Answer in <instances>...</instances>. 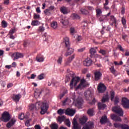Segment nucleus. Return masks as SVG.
Returning <instances> with one entry per match:
<instances>
[{
	"label": "nucleus",
	"mask_w": 129,
	"mask_h": 129,
	"mask_svg": "<svg viewBox=\"0 0 129 129\" xmlns=\"http://www.w3.org/2000/svg\"><path fill=\"white\" fill-rule=\"evenodd\" d=\"M74 75H75V74L72 73H70L68 76H66V79L65 80L66 83L69 82V81L71 80L70 84L71 89H73V84H74V86H76L79 81H80V78L79 77H74ZM70 76H71L72 78V80L71 78H70Z\"/></svg>",
	"instance_id": "obj_1"
},
{
	"label": "nucleus",
	"mask_w": 129,
	"mask_h": 129,
	"mask_svg": "<svg viewBox=\"0 0 129 129\" xmlns=\"http://www.w3.org/2000/svg\"><path fill=\"white\" fill-rule=\"evenodd\" d=\"M64 42L66 44V47L67 48L68 50L66 53H64V56L66 57H68V56H70L74 52V50L70 48V43L69 42V38L68 37L64 38Z\"/></svg>",
	"instance_id": "obj_2"
},
{
	"label": "nucleus",
	"mask_w": 129,
	"mask_h": 129,
	"mask_svg": "<svg viewBox=\"0 0 129 129\" xmlns=\"http://www.w3.org/2000/svg\"><path fill=\"white\" fill-rule=\"evenodd\" d=\"M41 104V102L39 101L36 102L35 104H30L28 107L30 111H36V110H39Z\"/></svg>",
	"instance_id": "obj_3"
},
{
	"label": "nucleus",
	"mask_w": 129,
	"mask_h": 129,
	"mask_svg": "<svg viewBox=\"0 0 129 129\" xmlns=\"http://www.w3.org/2000/svg\"><path fill=\"white\" fill-rule=\"evenodd\" d=\"M41 102L40 104V108H41L40 113L41 114H45V112H47L48 108H49V105L46 102Z\"/></svg>",
	"instance_id": "obj_4"
},
{
	"label": "nucleus",
	"mask_w": 129,
	"mask_h": 129,
	"mask_svg": "<svg viewBox=\"0 0 129 129\" xmlns=\"http://www.w3.org/2000/svg\"><path fill=\"white\" fill-rule=\"evenodd\" d=\"M112 110L113 111V112L116 113V114H118L119 116H123V111L122 110V109L119 107V106L113 107L112 108Z\"/></svg>",
	"instance_id": "obj_5"
},
{
	"label": "nucleus",
	"mask_w": 129,
	"mask_h": 129,
	"mask_svg": "<svg viewBox=\"0 0 129 129\" xmlns=\"http://www.w3.org/2000/svg\"><path fill=\"white\" fill-rule=\"evenodd\" d=\"M2 118L3 119L4 122H7L11 119L10 113L8 112H4L2 114Z\"/></svg>",
	"instance_id": "obj_6"
},
{
	"label": "nucleus",
	"mask_w": 129,
	"mask_h": 129,
	"mask_svg": "<svg viewBox=\"0 0 129 129\" xmlns=\"http://www.w3.org/2000/svg\"><path fill=\"white\" fill-rule=\"evenodd\" d=\"M122 105L124 108H129V100L126 98H122Z\"/></svg>",
	"instance_id": "obj_7"
},
{
	"label": "nucleus",
	"mask_w": 129,
	"mask_h": 129,
	"mask_svg": "<svg viewBox=\"0 0 129 129\" xmlns=\"http://www.w3.org/2000/svg\"><path fill=\"white\" fill-rule=\"evenodd\" d=\"M94 128V123L91 121H89L88 122L85 124L83 127V129H93Z\"/></svg>",
	"instance_id": "obj_8"
},
{
	"label": "nucleus",
	"mask_w": 129,
	"mask_h": 129,
	"mask_svg": "<svg viewBox=\"0 0 129 129\" xmlns=\"http://www.w3.org/2000/svg\"><path fill=\"white\" fill-rule=\"evenodd\" d=\"M12 58H13V60H17L19 58H23L24 57V54L20 52H15L11 55Z\"/></svg>",
	"instance_id": "obj_9"
},
{
	"label": "nucleus",
	"mask_w": 129,
	"mask_h": 129,
	"mask_svg": "<svg viewBox=\"0 0 129 129\" xmlns=\"http://www.w3.org/2000/svg\"><path fill=\"white\" fill-rule=\"evenodd\" d=\"M114 126L116 128L118 127H120L121 129H129L128 125L125 124H120V123H114Z\"/></svg>",
	"instance_id": "obj_10"
},
{
	"label": "nucleus",
	"mask_w": 129,
	"mask_h": 129,
	"mask_svg": "<svg viewBox=\"0 0 129 129\" xmlns=\"http://www.w3.org/2000/svg\"><path fill=\"white\" fill-rule=\"evenodd\" d=\"M106 90V87L103 84H99L98 86V91L99 93H103Z\"/></svg>",
	"instance_id": "obj_11"
},
{
	"label": "nucleus",
	"mask_w": 129,
	"mask_h": 129,
	"mask_svg": "<svg viewBox=\"0 0 129 129\" xmlns=\"http://www.w3.org/2000/svg\"><path fill=\"white\" fill-rule=\"evenodd\" d=\"M83 63L84 66L89 67V66H91L92 64V60L90 58H87L83 61Z\"/></svg>",
	"instance_id": "obj_12"
},
{
	"label": "nucleus",
	"mask_w": 129,
	"mask_h": 129,
	"mask_svg": "<svg viewBox=\"0 0 129 129\" xmlns=\"http://www.w3.org/2000/svg\"><path fill=\"white\" fill-rule=\"evenodd\" d=\"M65 114L67 115H70V116H73L74 114H75V110L72 109L68 108L66 110Z\"/></svg>",
	"instance_id": "obj_13"
},
{
	"label": "nucleus",
	"mask_w": 129,
	"mask_h": 129,
	"mask_svg": "<svg viewBox=\"0 0 129 129\" xmlns=\"http://www.w3.org/2000/svg\"><path fill=\"white\" fill-rule=\"evenodd\" d=\"M73 129H81V126L78 124V123L77 122V119H76L75 118H74L73 120Z\"/></svg>",
	"instance_id": "obj_14"
},
{
	"label": "nucleus",
	"mask_w": 129,
	"mask_h": 129,
	"mask_svg": "<svg viewBox=\"0 0 129 129\" xmlns=\"http://www.w3.org/2000/svg\"><path fill=\"white\" fill-rule=\"evenodd\" d=\"M95 80L96 81H98L100 80L101 77L102 76V74L100 72H96L94 73Z\"/></svg>",
	"instance_id": "obj_15"
},
{
	"label": "nucleus",
	"mask_w": 129,
	"mask_h": 129,
	"mask_svg": "<svg viewBox=\"0 0 129 129\" xmlns=\"http://www.w3.org/2000/svg\"><path fill=\"white\" fill-rule=\"evenodd\" d=\"M84 95L87 100H88L90 98H91V97H92V93L91 92V91L88 90L85 92Z\"/></svg>",
	"instance_id": "obj_16"
},
{
	"label": "nucleus",
	"mask_w": 129,
	"mask_h": 129,
	"mask_svg": "<svg viewBox=\"0 0 129 129\" xmlns=\"http://www.w3.org/2000/svg\"><path fill=\"white\" fill-rule=\"evenodd\" d=\"M54 9H55V7L54 6H50L48 8V9H46L44 11V13L45 14V15H46V16H49L50 15H51V13H50V12H51V11H53V10H54Z\"/></svg>",
	"instance_id": "obj_17"
},
{
	"label": "nucleus",
	"mask_w": 129,
	"mask_h": 129,
	"mask_svg": "<svg viewBox=\"0 0 129 129\" xmlns=\"http://www.w3.org/2000/svg\"><path fill=\"white\" fill-rule=\"evenodd\" d=\"M85 80H81V82L79 85L76 87V89H79L80 88H82V87H85Z\"/></svg>",
	"instance_id": "obj_18"
},
{
	"label": "nucleus",
	"mask_w": 129,
	"mask_h": 129,
	"mask_svg": "<svg viewBox=\"0 0 129 129\" xmlns=\"http://www.w3.org/2000/svg\"><path fill=\"white\" fill-rule=\"evenodd\" d=\"M100 122H101V124H103V123H106V122H108V119H107V117L106 115L103 116L101 118Z\"/></svg>",
	"instance_id": "obj_19"
},
{
	"label": "nucleus",
	"mask_w": 129,
	"mask_h": 129,
	"mask_svg": "<svg viewBox=\"0 0 129 129\" xmlns=\"http://www.w3.org/2000/svg\"><path fill=\"white\" fill-rule=\"evenodd\" d=\"M60 23H61L63 26H68L69 21H68V19H66V18H63L60 19Z\"/></svg>",
	"instance_id": "obj_20"
},
{
	"label": "nucleus",
	"mask_w": 129,
	"mask_h": 129,
	"mask_svg": "<svg viewBox=\"0 0 129 129\" xmlns=\"http://www.w3.org/2000/svg\"><path fill=\"white\" fill-rule=\"evenodd\" d=\"M75 58V55L73 54L72 56H70L68 58L67 61L65 63L66 66H68L70 63H71L72 60Z\"/></svg>",
	"instance_id": "obj_21"
},
{
	"label": "nucleus",
	"mask_w": 129,
	"mask_h": 129,
	"mask_svg": "<svg viewBox=\"0 0 129 129\" xmlns=\"http://www.w3.org/2000/svg\"><path fill=\"white\" fill-rule=\"evenodd\" d=\"M51 27L52 28V29H53L54 30H56V29L58 28V24L57 23V22L52 21L51 23Z\"/></svg>",
	"instance_id": "obj_22"
},
{
	"label": "nucleus",
	"mask_w": 129,
	"mask_h": 129,
	"mask_svg": "<svg viewBox=\"0 0 129 129\" xmlns=\"http://www.w3.org/2000/svg\"><path fill=\"white\" fill-rule=\"evenodd\" d=\"M98 107L99 109H104L106 107V105L103 104V103H98Z\"/></svg>",
	"instance_id": "obj_23"
},
{
	"label": "nucleus",
	"mask_w": 129,
	"mask_h": 129,
	"mask_svg": "<svg viewBox=\"0 0 129 129\" xmlns=\"http://www.w3.org/2000/svg\"><path fill=\"white\" fill-rule=\"evenodd\" d=\"M60 12H61L63 15H66L68 14V9L65 7H62L60 8Z\"/></svg>",
	"instance_id": "obj_24"
},
{
	"label": "nucleus",
	"mask_w": 129,
	"mask_h": 129,
	"mask_svg": "<svg viewBox=\"0 0 129 129\" xmlns=\"http://www.w3.org/2000/svg\"><path fill=\"white\" fill-rule=\"evenodd\" d=\"M86 121H87V117L86 116H83L80 119V122L81 124H84Z\"/></svg>",
	"instance_id": "obj_25"
},
{
	"label": "nucleus",
	"mask_w": 129,
	"mask_h": 129,
	"mask_svg": "<svg viewBox=\"0 0 129 129\" xmlns=\"http://www.w3.org/2000/svg\"><path fill=\"white\" fill-rule=\"evenodd\" d=\"M20 98H21V95L20 94L16 95H14L13 97V99H14L15 101H19Z\"/></svg>",
	"instance_id": "obj_26"
},
{
	"label": "nucleus",
	"mask_w": 129,
	"mask_h": 129,
	"mask_svg": "<svg viewBox=\"0 0 129 129\" xmlns=\"http://www.w3.org/2000/svg\"><path fill=\"white\" fill-rule=\"evenodd\" d=\"M40 95H41V91L39 90H36L34 93V96L35 98H38L40 97Z\"/></svg>",
	"instance_id": "obj_27"
},
{
	"label": "nucleus",
	"mask_w": 129,
	"mask_h": 129,
	"mask_svg": "<svg viewBox=\"0 0 129 129\" xmlns=\"http://www.w3.org/2000/svg\"><path fill=\"white\" fill-rule=\"evenodd\" d=\"M108 95H105L102 97V99H101V101L103 103H104V102H106L108 101Z\"/></svg>",
	"instance_id": "obj_28"
},
{
	"label": "nucleus",
	"mask_w": 129,
	"mask_h": 129,
	"mask_svg": "<svg viewBox=\"0 0 129 129\" xmlns=\"http://www.w3.org/2000/svg\"><path fill=\"white\" fill-rule=\"evenodd\" d=\"M77 104H78V105H81L83 104V99H82V98L79 97L77 100Z\"/></svg>",
	"instance_id": "obj_29"
},
{
	"label": "nucleus",
	"mask_w": 129,
	"mask_h": 129,
	"mask_svg": "<svg viewBox=\"0 0 129 129\" xmlns=\"http://www.w3.org/2000/svg\"><path fill=\"white\" fill-rule=\"evenodd\" d=\"M66 118V117H65V116H58L57 120L60 122V123H61L62 121H64V120H65Z\"/></svg>",
	"instance_id": "obj_30"
},
{
	"label": "nucleus",
	"mask_w": 129,
	"mask_h": 129,
	"mask_svg": "<svg viewBox=\"0 0 129 129\" xmlns=\"http://www.w3.org/2000/svg\"><path fill=\"white\" fill-rule=\"evenodd\" d=\"M64 123L67 126H68L69 127H70L71 125V122H70V120L69 119H66L64 120Z\"/></svg>",
	"instance_id": "obj_31"
},
{
	"label": "nucleus",
	"mask_w": 129,
	"mask_h": 129,
	"mask_svg": "<svg viewBox=\"0 0 129 129\" xmlns=\"http://www.w3.org/2000/svg\"><path fill=\"white\" fill-rule=\"evenodd\" d=\"M15 122H16V121H13V120H11V121L8 122L7 124V126L10 128V127H11V126H13V125H14V123H15Z\"/></svg>",
	"instance_id": "obj_32"
},
{
	"label": "nucleus",
	"mask_w": 129,
	"mask_h": 129,
	"mask_svg": "<svg viewBox=\"0 0 129 129\" xmlns=\"http://www.w3.org/2000/svg\"><path fill=\"white\" fill-rule=\"evenodd\" d=\"M66 110L65 109H59L57 110V113L59 114V115H62V114L65 113Z\"/></svg>",
	"instance_id": "obj_33"
},
{
	"label": "nucleus",
	"mask_w": 129,
	"mask_h": 129,
	"mask_svg": "<svg viewBox=\"0 0 129 129\" xmlns=\"http://www.w3.org/2000/svg\"><path fill=\"white\" fill-rule=\"evenodd\" d=\"M90 53L91 54L90 56L92 57V55H94V54H95L96 53V50H95V49H94L93 48H91L90 49Z\"/></svg>",
	"instance_id": "obj_34"
},
{
	"label": "nucleus",
	"mask_w": 129,
	"mask_h": 129,
	"mask_svg": "<svg viewBox=\"0 0 129 129\" xmlns=\"http://www.w3.org/2000/svg\"><path fill=\"white\" fill-rule=\"evenodd\" d=\"M93 112H94L93 109H89L87 111L88 114H89L90 116H93Z\"/></svg>",
	"instance_id": "obj_35"
},
{
	"label": "nucleus",
	"mask_w": 129,
	"mask_h": 129,
	"mask_svg": "<svg viewBox=\"0 0 129 129\" xmlns=\"http://www.w3.org/2000/svg\"><path fill=\"white\" fill-rule=\"evenodd\" d=\"M110 20L112 22L113 24H115V26H116V20L114 18V16H110Z\"/></svg>",
	"instance_id": "obj_36"
},
{
	"label": "nucleus",
	"mask_w": 129,
	"mask_h": 129,
	"mask_svg": "<svg viewBox=\"0 0 129 129\" xmlns=\"http://www.w3.org/2000/svg\"><path fill=\"white\" fill-rule=\"evenodd\" d=\"M80 11L83 15H88L89 14L88 11L84 9H81Z\"/></svg>",
	"instance_id": "obj_37"
},
{
	"label": "nucleus",
	"mask_w": 129,
	"mask_h": 129,
	"mask_svg": "<svg viewBox=\"0 0 129 129\" xmlns=\"http://www.w3.org/2000/svg\"><path fill=\"white\" fill-rule=\"evenodd\" d=\"M106 20V16L105 15H102L99 19V22H103Z\"/></svg>",
	"instance_id": "obj_38"
},
{
	"label": "nucleus",
	"mask_w": 129,
	"mask_h": 129,
	"mask_svg": "<svg viewBox=\"0 0 129 129\" xmlns=\"http://www.w3.org/2000/svg\"><path fill=\"white\" fill-rule=\"evenodd\" d=\"M31 25L32 26H38V25H40V22L37 20H34L32 22Z\"/></svg>",
	"instance_id": "obj_39"
},
{
	"label": "nucleus",
	"mask_w": 129,
	"mask_h": 129,
	"mask_svg": "<svg viewBox=\"0 0 129 129\" xmlns=\"http://www.w3.org/2000/svg\"><path fill=\"white\" fill-rule=\"evenodd\" d=\"M2 26L3 28H7V27H8V23H7V22H6V21L3 20L2 22Z\"/></svg>",
	"instance_id": "obj_40"
},
{
	"label": "nucleus",
	"mask_w": 129,
	"mask_h": 129,
	"mask_svg": "<svg viewBox=\"0 0 129 129\" xmlns=\"http://www.w3.org/2000/svg\"><path fill=\"white\" fill-rule=\"evenodd\" d=\"M96 16L97 17H100V14L102 13V11H101V10L100 9H97L96 10Z\"/></svg>",
	"instance_id": "obj_41"
},
{
	"label": "nucleus",
	"mask_w": 129,
	"mask_h": 129,
	"mask_svg": "<svg viewBox=\"0 0 129 129\" xmlns=\"http://www.w3.org/2000/svg\"><path fill=\"white\" fill-rule=\"evenodd\" d=\"M36 61H37V62H43V61H44V57H39V56H37L36 57Z\"/></svg>",
	"instance_id": "obj_42"
},
{
	"label": "nucleus",
	"mask_w": 129,
	"mask_h": 129,
	"mask_svg": "<svg viewBox=\"0 0 129 129\" xmlns=\"http://www.w3.org/2000/svg\"><path fill=\"white\" fill-rule=\"evenodd\" d=\"M51 129H58V124L56 123L52 124L51 126Z\"/></svg>",
	"instance_id": "obj_43"
},
{
	"label": "nucleus",
	"mask_w": 129,
	"mask_h": 129,
	"mask_svg": "<svg viewBox=\"0 0 129 129\" xmlns=\"http://www.w3.org/2000/svg\"><path fill=\"white\" fill-rule=\"evenodd\" d=\"M73 19H80V17L78 16V15L74 13L72 14Z\"/></svg>",
	"instance_id": "obj_44"
},
{
	"label": "nucleus",
	"mask_w": 129,
	"mask_h": 129,
	"mask_svg": "<svg viewBox=\"0 0 129 129\" xmlns=\"http://www.w3.org/2000/svg\"><path fill=\"white\" fill-rule=\"evenodd\" d=\"M110 93L111 100H113V98H114V92L111 91Z\"/></svg>",
	"instance_id": "obj_45"
},
{
	"label": "nucleus",
	"mask_w": 129,
	"mask_h": 129,
	"mask_svg": "<svg viewBox=\"0 0 129 129\" xmlns=\"http://www.w3.org/2000/svg\"><path fill=\"white\" fill-rule=\"evenodd\" d=\"M19 119L22 120L25 118V115L24 113H22L21 114L19 115Z\"/></svg>",
	"instance_id": "obj_46"
},
{
	"label": "nucleus",
	"mask_w": 129,
	"mask_h": 129,
	"mask_svg": "<svg viewBox=\"0 0 129 129\" xmlns=\"http://www.w3.org/2000/svg\"><path fill=\"white\" fill-rule=\"evenodd\" d=\"M111 119L113 120H115L116 119V117L117 116L116 115L113 114L110 115Z\"/></svg>",
	"instance_id": "obj_47"
},
{
	"label": "nucleus",
	"mask_w": 129,
	"mask_h": 129,
	"mask_svg": "<svg viewBox=\"0 0 129 129\" xmlns=\"http://www.w3.org/2000/svg\"><path fill=\"white\" fill-rule=\"evenodd\" d=\"M88 24V22L87 20H85L82 23V25L83 27H86Z\"/></svg>",
	"instance_id": "obj_48"
},
{
	"label": "nucleus",
	"mask_w": 129,
	"mask_h": 129,
	"mask_svg": "<svg viewBox=\"0 0 129 129\" xmlns=\"http://www.w3.org/2000/svg\"><path fill=\"white\" fill-rule=\"evenodd\" d=\"M99 53H100L101 54H103V55H106V51L103 50V49H101L99 51Z\"/></svg>",
	"instance_id": "obj_49"
},
{
	"label": "nucleus",
	"mask_w": 129,
	"mask_h": 129,
	"mask_svg": "<svg viewBox=\"0 0 129 129\" xmlns=\"http://www.w3.org/2000/svg\"><path fill=\"white\" fill-rule=\"evenodd\" d=\"M70 33L72 34V35H74V33H76L75 29H74V28H71L70 29Z\"/></svg>",
	"instance_id": "obj_50"
},
{
	"label": "nucleus",
	"mask_w": 129,
	"mask_h": 129,
	"mask_svg": "<svg viewBox=\"0 0 129 129\" xmlns=\"http://www.w3.org/2000/svg\"><path fill=\"white\" fill-rule=\"evenodd\" d=\"M121 22L122 25H124L125 24H126V20H125V18L124 17H122L121 19Z\"/></svg>",
	"instance_id": "obj_51"
},
{
	"label": "nucleus",
	"mask_w": 129,
	"mask_h": 129,
	"mask_svg": "<svg viewBox=\"0 0 129 129\" xmlns=\"http://www.w3.org/2000/svg\"><path fill=\"white\" fill-rule=\"evenodd\" d=\"M16 31V28L12 29L9 31V34L10 35H13V34H14V33H15Z\"/></svg>",
	"instance_id": "obj_52"
},
{
	"label": "nucleus",
	"mask_w": 129,
	"mask_h": 129,
	"mask_svg": "<svg viewBox=\"0 0 129 129\" xmlns=\"http://www.w3.org/2000/svg\"><path fill=\"white\" fill-rule=\"evenodd\" d=\"M119 99H118V97H115V99H114V104H117V103H118L119 102Z\"/></svg>",
	"instance_id": "obj_53"
},
{
	"label": "nucleus",
	"mask_w": 129,
	"mask_h": 129,
	"mask_svg": "<svg viewBox=\"0 0 129 129\" xmlns=\"http://www.w3.org/2000/svg\"><path fill=\"white\" fill-rule=\"evenodd\" d=\"M66 93H67V91L63 92L61 94H60L59 96L60 99H62V97L65 95V94H66Z\"/></svg>",
	"instance_id": "obj_54"
},
{
	"label": "nucleus",
	"mask_w": 129,
	"mask_h": 129,
	"mask_svg": "<svg viewBox=\"0 0 129 129\" xmlns=\"http://www.w3.org/2000/svg\"><path fill=\"white\" fill-rule=\"evenodd\" d=\"M110 70L111 73H113V74H114L115 73V70H114V68L113 67H111L110 68Z\"/></svg>",
	"instance_id": "obj_55"
},
{
	"label": "nucleus",
	"mask_w": 129,
	"mask_h": 129,
	"mask_svg": "<svg viewBox=\"0 0 129 129\" xmlns=\"http://www.w3.org/2000/svg\"><path fill=\"white\" fill-rule=\"evenodd\" d=\"M38 78L39 80H42V79H44V74H41L38 76Z\"/></svg>",
	"instance_id": "obj_56"
},
{
	"label": "nucleus",
	"mask_w": 129,
	"mask_h": 129,
	"mask_svg": "<svg viewBox=\"0 0 129 129\" xmlns=\"http://www.w3.org/2000/svg\"><path fill=\"white\" fill-rule=\"evenodd\" d=\"M38 31L39 32H44V31H45V29L43 26H40L39 28Z\"/></svg>",
	"instance_id": "obj_57"
},
{
	"label": "nucleus",
	"mask_w": 129,
	"mask_h": 129,
	"mask_svg": "<svg viewBox=\"0 0 129 129\" xmlns=\"http://www.w3.org/2000/svg\"><path fill=\"white\" fill-rule=\"evenodd\" d=\"M62 57H59L57 60V63L58 64H61V63H62Z\"/></svg>",
	"instance_id": "obj_58"
},
{
	"label": "nucleus",
	"mask_w": 129,
	"mask_h": 129,
	"mask_svg": "<svg viewBox=\"0 0 129 129\" xmlns=\"http://www.w3.org/2000/svg\"><path fill=\"white\" fill-rule=\"evenodd\" d=\"M115 121H121V118L120 117H118L117 116L116 117V119L115 120Z\"/></svg>",
	"instance_id": "obj_59"
},
{
	"label": "nucleus",
	"mask_w": 129,
	"mask_h": 129,
	"mask_svg": "<svg viewBox=\"0 0 129 129\" xmlns=\"http://www.w3.org/2000/svg\"><path fill=\"white\" fill-rule=\"evenodd\" d=\"M25 125L26 126H30V120H27L25 122Z\"/></svg>",
	"instance_id": "obj_60"
},
{
	"label": "nucleus",
	"mask_w": 129,
	"mask_h": 129,
	"mask_svg": "<svg viewBox=\"0 0 129 129\" xmlns=\"http://www.w3.org/2000/svg\"><path fill=\"white\" fill-rule=\"evenodd\" d=\"M68 101V98H66L64 101H62V105H66V102Z\"/></svg>",
	"instance_id": "obj_61"
},
{
	"label": "nucleus",
	"mask_w": 129,
	"mask_h": 129,
	"mask_svg": "<svg viewBox=\"0 0 129 129\" xmlns=\"http://www.w3.org/2000/svg\"><path fill=\"white\" fill-rule=\"evenodd\" d=\"M34 19L36 20L37 19H40V15H37V14H34Z\"/></svg>",
	"instance_id": "obj_62"
},
{
	"label": "nucleus",
	"mask_w": 129,
	"mask_h": 129,
	"mask_svg": "<svg viewBox=\"0 0 129 129\" xmlns=\"http://www.w3.org/2000/svg\"><path fill=\"white\" fill-rule=\"evenodd\" d=\"M10 4V0H5L4 1V4L5 5H9Z\"/></svg>",
	"instance_id": "obj_63"
},
{
	"label": "nucleus",
	"mask_w": 129,
	"mask_h": 129,
	"mask_svg": "<svg viewBox=\"0 0 129 129\" xmlns=\"http://www.w3.org/2000/svg\"><path fill=\"white\" fill-rule=\"evenodd\" d=\"M35 129H41V127L40 126V125H35Z\"/></svg>",
	"instance_id": "obj_64"
}]
</instances>
